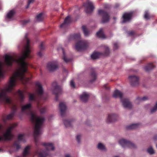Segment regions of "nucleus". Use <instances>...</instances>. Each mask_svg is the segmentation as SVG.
I'll list each match as a JSON object with an SVG mask.
<instances>
[{"mask_svg": "<svg viewBox=\"0 0 157 157\" xmlns=\"http://www.w3.org/2000/svg\"><path fill=\"white\" fill-rule=\"evenodd\" d=\"M147 99V98L146 97H144L142 98L138 97L136 99L135 102L136 103L138 104L139 102L145 101Z\"/></svg>", "mask_w": 157, "mask_h": 157, "instance_id": "obj_27", "label": "nucleus"}, {"mask_svg": "<svg viewBox=\"0 0 157 157\" xmlns=\"http://www.w3.org/2000/svg\"><path fill=\"white\" fill-rule=\"evenodd\" d=\"M91 76L92 79L90 80L91 82L94 81L96 79V75L95 71H93L91 73Z\"/></svg>", "mask_w": 157, "mask_h": 157, "instance_id": "obj_38", "label": "nucleus"}, {"mask_svg": "<svg viewBox=\"0 0 157 157\" xmlns=\"http://www.w3.org/2000/svg\"><path fill=\"white\" fill-rule=\"evenodd\" d=\"M82 28L85 36H88L90 33L89 31L86 29V27L85 26L83 25L82 27Z\"/></svg>", "mask_w": 157, "mask_h": 157, "instance_id": "obj_30", "label": "nucleus"}, {"mask_svg": "<svg viewBox=\"0 0 157 157\" xmlns=\"http://www.w3.org/2000/svg\"><path fill=\"white\" fill-rule=\"evenodd\" d=\"M65 157H71L69 154H67L65 155Z\"/></svg>", "mask_w": 157, "mask_h": 157, "instance_id": "obj_56", "label": "nucleus"}, {"mask_svg": "<svg viewBox=\"0 0 157 157\" xmlns=\"http://www.w3.org/2000/svg\"><path fill=\"white\" fill-rule=\"evenodd\" d=\"M80 35L79 33H77L71 36V37L74 39L78 40L80 38Z\"/></svg>", "mask_w": 157, "mask_h": 157, "instance_id": "obj_36", "label": "nucleus"}, {"mask_svg": "<svg viewBox=\"0 0 157 157\" xmlns=\"http://www.w3.org/2000/svg\"><path fill=\"white\" fill-rule=\"evenodd\" d=\"M72 121L65 119L63 120V123L66 127L71 126V124Z\"/></svg>", "mask_w": 157, "mask_h": 157, "instance_id": "obj_29", "label": "nucleus"}, {"mask_svg": "<svg viewBox=\"0 0 157 157\" xmlns=\"http://www.w3.org/2000/svg\"><path fill=\"white\" fill-rule=\"evenodd\" d=\"M18 95L20 99V101L22 102L25 98V96L23 93L20 90H19L18 91Z\"/></svg>", "mask_w": 157, "mask_h": 157, "instance_id": "obj_28", "label": "nucleus"}, {"mask_svg": "<svg viewBox=\"0 0 157 157\" xmlns=\"http://www.w3.org/2000/svg\"><path fill=\"white\" fill-rule=\"evenodd\" d=\"M153 139L155 140H156L157 139V135L155 136L153 138Z\"/></svg>", "mask_w": 157, "mask_h": 157, "instance_id": "obj_55", "label": "nucleus"}, {"mask_svg": "<svg viewBox=\"0 0 157 157\" xmlns=\"http://www.w3.org/2000/svg\"><path fill=\"white\" fill-rule=\"evenodd\" d=\"M70 85L71 87L74 88L75 87V85L73 81L71 80L70 82Z\"/></svg>", "mask_w": 157, "mask_h": 157, "instance_id": "obj_50", "label": "nucleus"}, {"mask_svg": "<svg viewBox=\"0 0 157 157\" xmlns=\"http://www.w3.org/2000/svg\"><path fill=\"white\" fill-rule=\"evenodd\" d=\"M156 22H157V20H156Z\"/></svg>", "mask_w": 157, "mask_h": 157, "instance_id": "obj_63", "label": "nucleus"}, {"mask_svg": "<svg viewBox=\"0 0 157 157\" xmlns=\"http://www.w3.org/2000/svg\"><path fill=\"white\" fill-rule=\"evenodd\" d=\"M147 152L150 154H152L154 153V151L152 147H150L147 149Z\"/></svg>", "mask_w": 157, "mask_h": 157, "instance_id": "obj_45", "label": "nucleus"}, {"mask_svg": "<svg viewBox=\"0 0 157 157\" xmlns=\"http://www.w3.org/2000/svg\"><path fill=\"white\" fill-rule=\"evenodd\" d=\"M36 94L41 99L46 100L48 98V95L46 94L45 95H43V89H36Z\"/></svg>", "mask_w": 157, "mask_h": 157, "instance_id": "obj_16", "label": "nucleus"}, {"mask_svg": "<svg viewBox=\"0 0 157 157\" xmlns=\"http://www.w3.org/2000/svg\"><path fill=\"white\" fill-rule=\"evenodd\" d=\"M157 110V102H156L155 105L151 109V113H154Z\"/></svg>", "mask_w": 157, "mask_h": 157, "instance_id": "obj_44", "label": "nucleus"}, {"mask_svg": "<svg viewBox=\"0 0 157 157\" xmlns=\"http://www.w3.org/2000/svg\"><path fill=\"white\" fill-rule=\"evenodd\" d=\"M1 150V149H0V150Z\"/></svg>", "mask_w": 157, "mask_h": 157, "instance_id": "obj_64", "label": "nucleus"}, {"mask_svg": "<svg viewBox=\"0 0 157 157\" xmlns=\"http://www.w3.org/2000/svg\"><path fill=\"white\" fill-rule=\"evenodd\" d=\"M97 147L98 148V144L97 145Z\"/></svg>", "mask_w": 157, "mask_h": 157, "instance_id": "obj_59", "label": "nucleus"}, {"mask_svg": "<svg viewBox=\"0 0 157 157\" xmlns=\"http://www.w3.org/2000/svg\"><path fill=\"white\" fill-rule=\"evenodd\" d=\"M96 35L97 36H98V31L96 32Z\"/></svg>", "mask_w": 157, "mask_h": 157, "instance_id": "obj_57", "label": "nucleus"}, {"mask_svg": "<svg viewBox=\"0 0 157 157\" xmlns=\"http://www.w3.org/2000/svg\"><path fill=\"white\" fill-rule=\"evenodd\" d=\"M128 33L129 36H132L135 34V32L133 31H130L128 32Z\"/></svg>", "mask_w": 157, "mask_h": 157, "instance_id": "obj_52", "label": "nucleus"}, {"mask_svg": "<svg viewBox=\"0 0 157 157\" xmlns=\"http://www.w3.org/2000/svg\"><path fill=\"white\" fill-rule=\"evenodd\" d=\"M45 48L44 43V42H42L40 46V51L38 53V55L41 57L42 56V51L44 50Z\"/></svg>", "mask_w": 157, "mask_h": 157, "instance_id": "obj_22", "label": "nucleus"}, {"mask_svg": "<svg viewBox=\"0 0 157 157\" xmlns=\"http://www.w3.org/2000/svg\"><path fill=\"white\" fill-rule=\"evenodd\" d=\"M99 14L101 17V22L102 23H105L109 21L110 16L108 12L103 10H99Z\"/></svg>", "mask_w": 157, "mask_h": 157, "instance_id": "obj_6", "label": "nucleus"}, {"mask_svg": "<svg viewBox=\"0 0 157 157\" xmlns=\"http://www.w3.org/2000/svg\"><path fill=\"white\" fill-rule=\"evenodd\" d=\"M30 148V146H27L25 148L23 153V157H25L28 154Z\"/></svg>", "mask_w": 157, "mask_h": 157, "instance_id": "obj_33", "label": "nucleus"}, {"mask_svg": "<svg viewBox=\"0 0 157 157\" xmlns=\"http://www.w3.org/2000/svg\"><path fill=\"white\" fill-rule=\"evenodd\" d=\"M59 109L60 111L61 116L62 117L64 116L67 109L65 104L63 102H60L59 104Z\"/></svg>", "mask_w": 157, "mask_h": 157, "instance_id": "obj_13", "label": "nucleus"}, {"mask_svg": "<svg viewBox=\"0 0 157 157\" xmlns=\"http://www.w3.org/2000/svg\"><path fill=\"white\" fill-rule=\"evenodd\" d=\"M156 147L157 148V145H156Z\"/></svg>", "mask_w": 157, "mask_h": 157, "instance_id": "obj_62", "label": "nucleus"}, {"mask_svg": "<svg viewBox=\"0 0 157 157\" xmlns=\"http://www.w3.org/2000/svg\"><path fill=\"white\" fill-rule=\"evenodd\" d=\"M47 68L50 71H53L58 68L57 63L56 61L49 62L47 64Z\"/></svg>", "mask_w": 157, "mask_h": 157, "instance_id": "obj_11", "label": "nucleus"}, {"mask_svg": "<svg viewBox=\"0 0 157 157\" xmlns=\"http://www.w3.org/2000/svg\"><path fill=\"white\" fill-rule=\"evenodd\" d=\"M130 84L133 86H136L139 84V78L135 75H130L128 77Z\"/></svg>", "mask_w": 157, "mask_h": 157, "instance_id": "obj_10", "label": "nucleus"}, {"mask_svg": "<svg viewBox=\"0 0 157 157\" xmlns=\"http://www.w3.org/2000/svg\"><path fill=\"white\" fill-rule=\"evenodd\" d=\"M119 143L124 148L125 147L134 148L135 147V145L133 143L125 139H122L120 140Z\"/></svg>", "mask_w": 157, "mask_h": 157, "instance_id": "obj_9", "label": "nucleus"}, {"mask_svg": "<svg viewBox=\"0 0 157 157\" xmlns=\"http://www.w3.org/2000/svg\"><path fill=\"white\" fill-rule=\"evenodd\" d=\"M106 38L107 36L104 33L103 29L101 28L99 30V38L104 39Z\"/></svg>", "mask_w": 157, "mask_h": 157, "instance_id": "obj_21", "label": "nucleus"}, {"mask_svg": "<svg viewBox=\"0 0 157 157\" xmlns=\"http://www.w3.org/2000/svg\"><path fill=\"white\" fill-rule=\"evenodd\" d=\"M34 1V0H29L28 1L27 5L26 6V8H29V6L31 3L33 2Z\"/></svg>", "mask_w": 157, "mask_h": 157, "instance_id": "obj_46", "label": "nucleus"}, {"mask_svg": "<svg viewBox=\"0 0 157 157\" xmlns=\"http://www.w3.org/2000/svg\"><path fill=\"white\" fill-rule=\"evenodd\" d=\"M132 13H124L122 16L123 20L122 22L124 23L129 21L132 18Z\"/></svg>", "mask_w": 157, "mask_h": 157, "instance_id": "obj_14", "label": "nucleus"}, {"mask_svg": "<svg viewBox=\"0 0 157 157\" xmlns=\"http://www.w3.org/2000/svg\"><path fill=\"white\" fill-rule=\"evenodd\" d=\"M81 137V136L79 134L77 135L76 136V140L78 143H79L80 142V139Z\"/></svg>", "mask_w": 157, "mask_h": 157, "instance_id": "obj_48", "label": "nucleus"}, {"mask_svg": "<svg viewBox=\"0 0 157 157\" xmlns=\"http://www.w3.org/2000/svg\"><path fill=\"white\" fill-rule=\"evenodd\" d=\"M16 126V124H14L9 127L6 132L3 134V136H0V141L11 140L13 137V135L12 133V131Z\"/></svg>", "mask_w": 157, "mask_h": 157, "instance_id": "obj_4", "label": "nucleus"}, {"mask_svg": "<svg viewBox=\"0 0 157 157\" xmlns=\"http://www.w3.org/2000/svg\"><path fill=\"white\" fill-rule=\"evenodd\" d=\"M15 13V11L13 10H10L7 15V17L10 19L12 17Z\"/></svg>", "mask_w": 157, "mask_h": 157, "instance_id": "obj_31", "label": "nucleus"}, {"mask_svg": "<svg viewBox=\"0 0 157 157\" xmlns=\"http://www.w3.org/2000/svg\"><path fill=\"white\" fill-rule=\"evenodd\" d=\"M90 96L89 94L83 92L80 95V99L82 101L86 102L88 101Z\"/></svg>", "mask_w": 157, "mask_h": 157, "instance_id": "obj_17", "label": "nucleus"}, {"mask_svg": "<svg viewBox=\"0 0 157 157\" xmlns=\"http://www.w3.org/2000/svg\"><path fill=\"white\" fill-rule=\"evenodd\" d=\"M23 135H22V134L19 135L18 136V140L20 141L21 140L23 139Z\"/></svg>", "mask_w": 157, "mask_h": 157, "instance_id": "obj_47", "label": "nucleus"}, {"mask_svg": "<svg viewBox=\"0 0 157 157\" xmlns=\"http://www.w3.org/2000/svg\"><path fill=\"white\" fill-rule=\"evenodd\" d=\"M104 49L105 50V52H99V57L101 55H103L104 56H108L109 53V48L106 46H104Z\"/></svg>", "mask_w": 157, "mask_h": 157, "instance_id": "obj_19", "label": "nucleus"}, {"mask_svg": "<svg viewBox=\"0 0 157 157\" xmlns=\"http://www.w3.org/2000/svg\"><path fill=\"white\" fill-rule=\"evenodd\" d=\"M52 92L55 95V100L57 101L58 100V96L61 93V89H53Z\"/></svg>", "mask_w": 157, "mask_h": 157, "instance_id": "obj_18", "label": "nucleus"}, {"mask_svg": "<svg viewBox=\"0 0 157 157\" xmlns=\"http://www.w3.org/2000/svg\"><path fill=\"white\" fill-rule=\"evenodd\" d=\"M117 117V115L116 114L114 113L109 114L108 115L106 120V122L107 123H111L116 120Z\"/></svg>", "mask_w": 157, "mask_h": 157, "instance_id": "obj_12", "label": "nucleus"}, {"mask_svg": "<svg viewBox=\"0 0 157 157\" xmlns=\"http://www.w3.org/2000/svg\"><path fill=\"white\" fill-rule=\"evenodd\" d=\"M2 127V125H0V130L1 129Z\"/></svg>", "mask_w": 157, "mask_h": 157, "instance_id": "obj_58", "label": "nucleus"}, {"mask_svg": "<svg viewBox=\"0 0 157 157\" xmlns=\"http://www.w3.org/2000/svg\"><path fill=\"white\" fill-rule=\"evenodd\" d=\"M44 18V14L41 13L38 14L36 17V19L37 21L40 22L43 21Z\"/></svg>", "mask_w": 157, "mask_h": 157, "instance_id": "obj_26", "label": "nucleus"}, {"mask_svg": "<svg viewBox=\"0 0 157 157\" xmlns=\"http://www.w3.org/2000/svg\"><path fill=\"white\" fill-rule=\"evenodd\" d=\"M70 21V17L69 16H68L65 19L63 23L60 25V27L62 28L66 27V25L69 24Z\"/></svg>", "mask_w": 157, "mask_h": 157, "instance_id": "obj_20", "label": "nucleus"}, {"mask_svg": "<svg viewBox=\"0 0 157 157\" xmlns=\"http://www.w3.org/2000/svg\"><path fill=\"white\" fill-rule=\"evenodd\" d=\"M115 157H119L118 156H115Z\"/></svg>", "mask_w": 157, "mask_h": 157, "instance_id": "obj_61", "label": "nucleus"}, {"mask_svg": "<svg viewBox=\"0 0 157 157\" xmlns=\"http://www.w3.org/2000/svg\"><path fill=\"white\" fill-rule=\"evenodd\" d=\"M123 94L119 90H116L114 92L113 96L115 98L119 97L121 99V102L123 107L126 108L130 109L132 107V105L128 99H122Z\"/></svg>", "mask_w": 157, "mask_h": 157, "instance_id": "obj_3", "label": "nucleus"}, {"mask_svg": "<svg viewBox=\"0 0 157 157\" xmlns=\"http://www.w3.org/2000/svg\"><path fill=\"white\" fill-rule=\"evenodd\" d=\"M99 149L101 150H105V148L103 144L101 143H99Z\"/></svg>", "mask_w": 157, "mask_h": 157, "instance_id": "obj_43", "label": "nucleus"}, {"mask_svg": "<svg viewBox=\"0 0 157 157\" xmlns=\"http://www.w3.org/2000/svg\"><path fill=\"white\" fill-rule=\"evenodd\" d=\"M83 6L85 7V11L87 13H91L95 8L93 3L88 0L83 3Z\"/></svg>", "mask_w": 157, "mask_h": 157, "instance_id": "obj_8", "label": "nucleus"}, {"mask_svg": "<svg viewBox=\"0 0 157 157\" xmlns=\"http://www.w3.org/2000/svg\"><path fill=\"white\" fill-rule=\"evenodd\" d=\"M29 113L31 115L30 119L31 121L35 124L34 136V141L37 149L36 153L38 154V157H46V156L49 155V151L51 150H53L55 147L52 143H43L42 145L45 147V149L42 152H39L37 147L38 136L41 133V129L43 127L45 119L43 117H37L30 110H29Z\"/></svg>", "mask_w": 157, "mask_h": 157, "instance_id": "obj_2", "label": "nucleus"}, {"mask_svg": "<svg viewBox=\"0 0 157 157\" xmlns=\"http://www.w3.org/2000/svg\"><path fill=\"white\" fill-rule=\"evenodd\" d=\"M52 86L53 88H60L59 86L58 85L57 82L56 81L53 82L52 83Z\"/></svg>", "mask_w": 157, "mask_h": 157, "instance_id": "obj_40", "label": "nucleus"}, {"mask_svg": "<svg viewBox=\"0 0 157 157\" xmlns=\"http://www.w3.org/2000/svg\"><path fill=\"white\" fill-rule=\"evenodd\" d=\"M117 6H116V7H117V6H118V4H117V5H116V6H117Z\"/></svg>", "mask_w": 157, "mask_h": 157, "instance_id": "obj_60", "label": "nucleus"}, {"mask_svg": "<svg viewBox=\"0 0 157 157\" xmlns=\"http://www.w3.org/2000/svg\"><path fill=\"white\" fill-rule=\"evenodd\" d=\"M91 57L93 59H97L98 57V52H94L91 55Z\"/></svg>", "mask_w": 157, "mask_h": 157, "instance_id": "obj_37", "label": "nucleus"}, {"mask_svg": "<svg viewBox=\"0 0 157 157\" xmlns=\"http://www.w3.org/2000/svg\"><path fill=\"white\" fill-rule=\"evenodd\" d=\"M20 143L19 141H16L14 142L13 146L16 148L17 150L20 149L21 148V146L19 145Z\"/></svg>", "mask_w": 157, "mask_h": 157, "instance_id": "obj_34", "label": "nucleus"}, {"mask_svg": "<svg viewBox=\"0 0 157 157\" xmlns=\"http://www.w3.org/2000/svg\"><path fill=\"white\" fill-rule=\"evenodd\" d=\"M46 110V108L45 107H43L41 109L40 111L41 113H44L45 112Z\"/></svg>", "mask_w": 157, "mask_h": 157, "instance_id": "obj_51", "label": "nucleus"}, {"mask_svg": "<svg viewBox=\"0 0 157 157\" xmlns=\"http://www.w3.org/2000/svg\"><path fill=\"white\" fill-rule=\"evenodd\" d=\"M17 110V106L15 105H13L12 108V112L7 115L6 116L7 120H11L14 116Z\"/></svg>", "mask_w": 157, "mask_h": 157, "instance_id": "obj_15", "label": "nucleus"}, {"mask_svg": "<svg viewBox=\"0 0 157 157\" xmlns=\"http://www.w3.org/2000/svg\"><path fill=\"white\" fill-rule=\"evenodd\" d=\"M118 45L117 43H115L113 44V48L114 50L117 49L118 48Z\"/></svg>", "mask_w": 157, "mask_h": 157, "instance_id": "obj_49", "label": "nucleus"}, {"mask_svg": "<svg viewBox=\"0 0 157 157\" xmlns=\"http://www.w3.org/2000/svg\"><path fill=\"white\" fill-rule=\"evenodd\" d=\"M155 67V66L152 63H151L145 66L144 67V69L146 71H148L153 68Z\"/></svg>", "mask_w": 157, "mask_h": 157, "instance_id": "obj_25", "label": "nucleus"}, {"mask_svg": "<svg viewBox=\"0 0 157 157\" xmlns=\"http://www.w3.org/2000/svg\"><path fill=\"white\" fill-rule=\"evenodd\" d=\"M35 86L37 87V88H43L42 86L41 83L39 81H36L35 82Z\"/></svg>", "mask_w": 157, "mask_h": 157, "instance_id": "obj_42", "label": "nucleus"}, {"mask_svg": "<svg viewBox=\"0 0 157 157\" xmlns=\"http://www.w3.org/2000/svg\"><path fill=\"white\" fill-rule=\"evenodd\" d=\"M29 20H24L23 21V24H25L27 23H28L29 22Z\"/></svg>", "mask_w": 157, "mask_h": 157, "instance_id": "obj_53", "label": "nucleus"}, {"mask_svg": "<svg viewBox=\"0 0 157 157\" xmlns=\"http://www.w3.org/2000/svg\"><path fill=\"white\" fill-rule=\"evenodd\" d=\"M24 52L22 56L18 59L12 56L6 55L5 57V62L8 66H11L13 62H16L20 65L19 68L10 78L8 83V87L6 88H13L16 84L17 81L19 80L22 82H27L32 77V74L28 70V64L25 61L27 58H31V51L29 45L30 40L28 37V34L25 35L24 40Z\"/></svg>", "mask_w": 157, "mask_h": 157, "instance_id": "obj_1", "label": "nucleus"}, {"mask_svg": "<svg viewBox=\"0 0 157 157\" xmlns=\"http://www.w3.org/2000/svg\"><path fill=\"white\" fill-rule=\"evenodd\" d=\"M104 88H109V87L108 86V84H105L104 86Z\"/></svg>", "mask_w": 157, "mask_h": 157, "instance_id": "obj_54", "label": "nucleus"}, {"mask_svg": "<svg viewBox=\"0 0 157 157\" xmlns=\"http://www.w3.org/2000/svg\"><path fill=\"white\" fill-rule=\"evenodd\" d=\"M139 125L138 123L133 124L126 127L127 129H134L138 128Z\"/></svg>", "mask_w": 157, "mask_h": 157, "instance_id": "obj_23", "label": "nucleus"}, {"mask_svg": "<svg viewBox=\"0 0 157 157\" xmlns=\"http://www.w3.org/2000/svg\"><path fill=\"white\" fill-rule=\"evenodd\" d=\"M0 90V101H3L9 104L11 103L10 99L7 96V91L11 89H1Z\"/></svg>", "mask_w": 157, "mask_h": 157, "instance_id": "obj_5", "label": "nucleus"}, {"mask_svg": "<svg viewBox=\"0 0 157 157\" xmlns=\"http://www.w3.org/2000/svg\"><path fill=\"white\" fill-rule=\"evenodd\" d=\"M36 97L35 95L33 94H29V100L30 101H35Z\"/></svg>", "mask_w": 157, "mask_h": 157, "instance_id": "obj_39", "label": "nucleus"}, {"mask_svg": "<svg viewBox=\"0 0 157 157\" xmlns=\"http://www.w3.org/2000/svg\"><path fill=\"white\" fill-rule=\"evenodd\" d=\"M88 46V43L85 40H80L75 45V49L77 51L85 49Z\"/></svg>", "mask_w": 157, "mask_h": 157, "instance_id": "obj_7", "label": "nucleus"}, {"mask_svg": "<svg viewBox=\"0 0 157 157\" xmlns=\"http://www.w3.org/2000/svg\"><path fill=\"white\" fill-rule=\"evenodd\" d=\"M31 107V104L30 103L28 104L23 106L21 108V110L24 112L26 109H29Z\"/></svg>", "mask_w": 157, "mask_h": 157, "instance_id": "obj_32", "label": "nucleus"}, {"mask_svg": "<svg viewBox=\"0 0 157 157\" xmlns=\"http://www.w3.org/2000/svg\"><path fill=\"white\" fill-rule=\"evenodd\" d=\"M4 71L3 70L2 67V63L0 62V78L3 77Z\"/></svg>", "mask_w": 157, "mask_h": 157, "instance_id": "obj_35", "label": "nucleus"}, {"mask_svg": "<svg viewBox=\"0 0 157 157\" xmlns=\"http://www.w3.org/2000/svg\"><path fill=\"white\" fill-rule=\"evenodd\" d=\"M62 50L63 54V59L66 63H67L71 61L72 59L71 58H68L65 56V53L63 48H62Z\"/></svg>", "mask_w": 157, "mask_h": 157, "instance_id": "obj_24", "label": "nucleus"}, {"mask_svg": "<svg viewBox=\"0 0 157 157\" xmlns=\"http://www.w3.org/2000/svg\"><path fill=\"white\" fill-rule=\"evenodd\" d=\"M144 17L146 19H150L151 17L149 14L148 11H146L144 12Z\"/></svg>", "mask_w": 157, "mask_h": 157, "instance_id": "obj_41", "label": "nucleus"}]
</instances>
